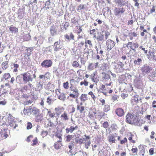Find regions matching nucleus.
Wrapping results in <instances>:
<instances>
[{
	"mask_svg": "<svg viewBox=\"0 0 156 156\" xmlns=\"http://www.w3.org/2000/svg\"><path fill=\"white\" fill-rule=\"evenodd\" d=\"M96 39L99 44H100L101 42H103L105 41V40L104 39V35L101 33L98 34L96 37Z\"/></svg>",
	"mask_w": 156,
	"mask_h": 156,
	"instance_id": "nucleus-13",
	"label": "nucleus"
},
{
	"mask_svg": "<svg viewBox=\"0 0 156 156\" xmlns=\"http://www.w3.org/2000/svg\"><path fill=\"white\" fill-rule=\"evenodd\" d=\"M88 69L90 70H92L94 69L93 67L92 66V63H90L88 66Z\"/></svg>",
	"mask_w": 156,
	"mask_h": 156,
	"instance_id": "nucleus-63",
	"label": "nucleus"
},
{
	"mask_svg": "<svg viewBox=\"0 0 156 156\" xmlns=\"http://www.w3.org/2000/svg\"><path fill=\"white\" fill-rule=\"evenodd\" d=\"M127 45H130L129 47L133 50L135 52H136V48L139 46L138 44L132 42H129L127 44Z\"/></svg>",
	"mask_w": 156,
	"mask_h": 156,
	"instance_id": "nucleus-11",
	"label": "nucleus"
},
{
	"mask_svg": "<svg viewBox=\"0 0 156 156\" xmlns=\"http://www.w3.org/2000/svg\"><path fill=\"white\" fill-rule=\"evenodd\" d=\"M50 75L49 73H47L44 75H41L39 76V77L40 79H43L44 80L46 81L50 78Z\"/></svg>",
	"mask_w": 156,
	"mask_h": 156,
	"instance_id": "nucleus-17",
	"label": "nucleus"
},
{
	"mask_svg": "<svg viewBox=\"0 0 156 156\" xmlns=\"http://www.w3.org/2000/svg\"><path fill=\"white\" fill-rule=\"evenodd\" d=\"M155 134V132L153 131H152L151 132L150 135V137L151 139H153L154 138Z\"/></svg>",
	"mask_w": 156,
	"mask_h": 156,
	"instance_id": "nucleus-49",
	"label": "nucleus"
},
{
	"mask_svg": "<svg viewBox=\"0 0 156 156\" xmlns=\"http://www.w3.org/2000/svg\"><path fill=\"white\" fill-rule=\"evenodd\" d=\"M154 148H151L149 150V154L151 155H152L154 154Z\"/></svg>",
	"mask_w": 156,
	"mask_h": 156,
	"instance_id": "nucleus-56",
	"label": "nucleus"
},
{
	"mask_svg": "<svg viewBox=\"0 0 156 156\" xmlns=\"http://www.w3.org/2000/svg\"><path fill=\"white\" fill-rule=\"evenodd\" d=\"M80 84L81 85H84V86L86 87L88 85V82L85 81H84L81 82H80Z\"/></svg>",
	"mask_w": 156,
	"mask_h": 156,
	"instance_id": "nucleus-59",
	"label": "nucleus"
},
{
	"mask_svg": "<svg viewBox=\"0 0 156 156\" xmlns=\"http://www.w3.org/2000/svg\"><path fill=\"white\" fill-rule=\"evenodd\" d=\"M138 102V98L135 96L132 97L131 100V103L133 105H136Z\"/></svg>",
	"mask_w": 156,
	"mask_h": 156,
	"instance_id": "nucleus-21",
	"label": "nucleus"
},
{
	"mask_svg": "<svg viewBox=\"0 0 156 156\" xmlns=\"http://www.w3.org/2000/svg\"><path fill=\"white\" fill-rule=\"evenodd\" d=\"M102 80L103 81H107L110 80V77L109 75V73H108V71L107 73H105V72L102 73Z\"/></svg>",
	"mask_w": 156,
	"mask_h": 156,
	"instance_id": "nucleus-16",
	"label": "nucleus"
},
{
	"mask_svg": "<svg viewBox=\"0 0 156 156\" xmlns=\"http://www.w3.org/2000/svg\"><path fill=\"white\" fill-rule=\"evenodd\" d=\"M125 11V10L123 8H117L115 7L114 10V13L115 16H119L120 15V13H123Z\"/></svg>",
	"mask_w": 156,
	"mask_h": 156,
	"instance_id": "nucleus-12",
	"label": "nucleus"
},
{
	"mask_svg": "<svg viewBox=\"0 0 156 156\" xmlns=\"http://www.w3.org/2000/svg\"><path fill=\"white\" fill-rule=\"evenodd\" d=\"M1 131L0 132V140L5 139L8 137L9 135L7 133L6 130L8 129V126L6 124H4L2 125Z\"/></svg>",
	"mask_w": 156,
	"mask_h": 156,
	"instance_id": "nucleus-3",
	"label": "nucleus"
},
{
	"mask_svg": "<svg viewBox=\"0 0 156 156\" xmlns=\"http://www.w3.org/2000/svg\"><path fill=\"white\" fill-rule=\"evenodd\" d=\"M30 36L29 34H27L24 36L23 39L25 41H27L30 39Z\"/></svg>",
	"mask_w": 156,
	"mask_h": 156,
	"instance_id": "nucleus-40",
	"label": "nucleus"
},
{
	"mask_svg": "<svg viewBox=\"0 0 156 156\" xmlns=\"http://www.w3.org/2000/svg\"><path fill=\"white\" fill-rule=\"evenodd\" d=\"M62 48V46L61 44V42L60 41H57L54 43L53 48L55 51H58L60 49H61Z\"/></svg>",
	"mask_w": 156,
	"mask_h": 156,
	"instance_id": "nucleus-10",
	"label": "nucleus"
},
{
	"mask_svg": "<svg viewBox=\"0 0 156 156\" xmlns=\"http://www.w3.org/2000/svg\"><path fill=\"white\" fill-rule=\"evenodd\" d=\"M71 88L70 89V93L69 96L72 97L73 98H77L79 95V93L78 92V90L76 88L72 89Z\"/></svg>",
	"mask_w": 156,
	"mask_h": 156,
	"instance_id": "nucleus-8",
	"label": "nucleus"
},
{
	"mask_svg": "<svg viewBox=\"0 0 156 156\" xmlns=\"http://www.w3.org/2000/svg\"><path fill=\"white\" fill-rule=\"evenodd\" d=\"M95 114V113H89L88 115V116L89 118H90L91 119H93L94 118V115Z\"/></svg>",
	"mask_w": 156,
	"mask_h": 156,
	"instance_id": "nucleus-61",
	"label": "nucleus"
},
{
	"mask_svg": "<svg viewBox=\"0 0 156 156\" xmlns=\"http://www.w3.org/2000/svg\"><path fill=\"white\" fill-rule=\"evenodd\" d=\"M110 128L113 132L117 130V126L115 124H112L111 125Z\"/></svg>",
	"mask_w": 156,
	"mask_h": 156,
	"instance_id": "nucleus-35",
	"label": "nucleus"
},
{
	"mask_svg": "<svg viewBox=\"0 0 156 156\" xmlns=\"http://www.w3.org/2000/svg\"><path fill=\"white\" fill-rule=\"evenodd\" d=\"M32 49H33V48H28L27 49V56H29L30 55L31 52L32 51Z\"/></svg>",
	"mask_w": 156,
	"mask_h": 156,
	"instance_id": "nucleus-54",
	"label": "nucleus"
},
{
	"mask_svg": "<svg viewBox=\"0 0 156 156\" xmlns=\"http://www.w3.org/2000/svg\"><path fill=\"white\" fill-rule=\"evenodd\" d=\"M85 9L84 7V5H80L77 8V10L78 11L80 12V10Z\"/></svg>",
	"mask_w": 156,
	"mask_h": 156,
	"instance_id": "nucleus-45",
	"label": "nucleus"
},
{
	"mask_svg": "<svg viewBox=\"0 0 156 156\" xmlns=\"http://www.w3.org/2000/svg\"><path fill=\"white\" fill-rule=\"evenodd\" d=\"M127 139L126 137H125L123 140H120V144H123L127 143Z\"/></svg>",
	"mask_w": 156,
	"mask_h": 156,
	"instance_id": "nucleus-51",
	"label": "nucleus"
},
{
	"mask_svg": "<svg viewBox=\"0 0 156 156\" xmlns=\"http://www.w3.org/2000/svg\"><path fill=\"white\" fill-rule=\"evenodd\" d=\"M51 3L49 1H47L46 2L45 4V5L44 6V8L46 10L48 9L49 8H50V7L49 6L50 4Z\"/></svg>",
	"mask_w": 156,
	"mask_h": 156,
	"instance_id": "nucleus-37",
	"label": "nucleus"
},
{
	"mask_svg": "<svg viewBox=\"0 0 156 156\" xmlns=\"http://www.w3.org/2000/svg\"><path fill=\"white\" fill-rule=\"evenodd\" d=\"M138 119L136 115L128 113L126 116V122L130 124H135L137 122Z\"/></svg>",
	"mask_w": 156,
	"mask_h": 156,
	"instance_id": "nucleus-1",
	"label": "nucleus"
},
{
	"mask_svg": "<svg viewBox=\"0 0 156 156\" xmlns=\"http://www.w3.org/2000/svg\"><path fill=\"white\" fill-rule=\"evenodd\" d=\"M72 66L74 67L77 68L79 66V64L77 61H75L73 62Z\"/></svg>",
	"mask_w": 156,
	"mask_h": 156,
	"instance_id": "nucleus-48",
	"label": "nucleus"
},
{
	"mask_svg": "<svg viewBox=\"0 0 156 156\" xmlns=\"http://www.w3.org/2000/svg\"><path fill=\"white\" fill-rule=\"evenodd\" d=\"M117 134L116 133L109 135L108 137V140L109 143L111 144L113 143H115L116 141L115 138L116 137Z\"/></svg>",
	"mask_w": 156,
	"mask_h": 156,
	"instance_id": "nucleus-5",
	"label": "nucleus"
},
{
	"mask_svg": "<svg viewBox=\"0 0 156 156\" xmlns=\"http://www.w3.org/2000/svg\"><path fill=\"white\" fill-rule=\"evenodd\" d=\"M62 135L60 133H57L55 135V137L56 138H58L59 140H58V142H61L62 140Z\"/></svg>",
	"mask_w": 156,
	"mask_h": 156,
	"instance_id": "nucleus-32",
	"label": "nucleus"
},
{
	"mask_svg": "<svg viewBox=\"0 0 156 156\" xmlns=\"http://www.w3.org/2000/svg\"><path fill=\"white\" fill-rule=\"evenodd\" d=\"M73 145L72 143L69 144L68 146L69 148L70 149V150L69 151L70 153L72 152V149L73 147Z\"/></svg>",
	"mask_w": 156,
	"mask_h": 156,
	"instance_id": "nucleus-58",
	"label": "nucleus"
},
{
	"mask_svg": "<svg viewBox=\"0 0 156 156\" xmlns=\"http://www.w3.org/2000/svg\"><path fill=\"white\" fill-rule=\"evenodd\" d=\"M85 108L84 106H81L79 105L77 106V109L79 111L80 113L82 114H84L85 113Z\"/></svg>",
	"mask_w": 156,
	"mask_h": 156,
	"instance_id": "nucleus-22",
	"label": "nucleus"
},
{
	"mask_svg": "<svg viewBox=\"0 0 156 156\" xmlns=\"http://www.w3.org/2000/svg\"><path fill=\"white\" fill-rule=\"evenodd\" d=\"M129 137H128L129 140V141L131 140V142L133 144L135 143H136L135 140H132V138L134 136V135L131 133H129Z\"/></svg>",
	"mask_w": 156,
	"mask_h": 156,
	"instance_id": "nucleus-33",
	"label": "nucleus"
},
{
	"mask_svg": "<svg viewBox=\"0 0 156 156\" xmlns=\"http://www.w3.org/2000/svg\"><path fill=\"white\" fill-rule=\"evenodd\" d=\"M115 113L119 117H122L125 114L124 110L121 108H117L115 111Z\"/></svg>",
	"mask_w": 156,
	"mask_h": 156,
	"instance_id": "nucleus-14",
	"label": "nucleus"
},
{
	"mask_svg": "<svg viewBox=\"0 0 156 156\" xmlns=\"http://www.w3.org/2000/svg\"><path fill=\"white\" fill-rule=\"evenodd\" d=\"M69 106L71 108V111L70 112V113H74L75 112V110H76V108H75V107H74V105H70Z\"/></svg>",
	"mask_w": 156,
	"mask_h": 156,
	"instance_id": "nucleus-50",
	"label": "nucleus"
},
{
	"mask_svg": "<svg viewBox=\"0 0 156 156\" xmlns=\"http://www.w3.org/2000/svg\"><path fill=\"white\" fill-rule=\"evenodd\" d=\"M156 77V71L153 73L152 74L150 75L148 77V78L151 81H154V78Z\"/></svg>",
	"mask_w": 156,
	"mask_h": 156,
	"instance_id": "nucleus-28",
	"label": "nucleus"
},
{
	"mask_svg": "<svg viewBox=\"0 0 156 156\" xmlns=\"http://www.w3.org/2000/svg\"><path fill=\"white\" fill-rule=\"evenodd\" d=\"M9 30L12 34H16L18 32V29L14 27L13 25L10 26L9 27Z\"/></svg>",
	"mask_w": 156,
	"mask_h": 156,
	"instance_id": "nucleus-25",
	"label": "nucleus"
},
{
	"mask_svg": "<svg viewBox=\"0 0 156 156\" xmlns=\"http://www.w3.org/2000/svg\"><path fill=\"white\" fill-rule=\"evenodd\" d=\"M84 140V138H80L77 140H76V141L77 143L80 144H81L83 143Z\"/></svg>",
	"mask_w": 156,
	"mask_h": 156,
	"instance_id": "nucleus-52",
	"label": "nucleus"
},
{
	"mask_svg": "<svg viewBox=\"0 0 156 156\" xmlns=\"http://www.w3.org/2000/svg\"><path fill=\"white\" fill-rule=\"evenodd\" d=\"M139 153L141 156H144L145 153V147L143 145L140 144L138 146Z\"/></svg>",
	"mask_w": 156,
	"mask_h": 156,
	"instance_id": "nucleus-15",
	"label": "nucleus"
},
{
	"mask_svg": "<svg viewBox=\"0 0 156 156\" xmlns=\"http://www.w3.org/2000/svg\"><path fill=\"white\" fill-rule=\"evenodd\" d=\"M28 111L31 114L35 116H37L39 113V110L37 108L30 106L28 109Z\"/></svg>",
	"mask_w": 156,
	"mask_h": 156,
	"instance_id": "nucleus-4",
	"label": "nucleus"
},
{
	"mask_svg": "<svg viewBox=\"0 0 156 156\" xmlns=\"http://www.w3.org/2000/svg\"><path fill=\"white\" fill-rule=\"evenodd\" d=\"M103 32H104L105 34V40H106L108 39V36L110 35V33L107 30L103 31Z\"/></svg>",
	"mask_w": 156,
	"mask_h": 156,
	"instance_id": "nucleus-43",
	"label": "nucleus"
},
{
	"mask_svg": "<svg viewBox=\"0 0 156 156\" xmlns=\"http://www.w3.org/2000/svg\"><path fill=\"white\" fill-rule=\"evenodd\" d=\"M115 2L118 4L119 5H124V4L123 1V0H115Z\"/></svg>",
	"mask_w": 156,
	"mask_h": 156,
	"instance_id": "nucleus-42",
	"label": "nucleus"
},
{
	"mask_svg": "<svg viewBox=\"0 0 156 156\" xmlns=\"http://www.w3.org/2000/svg\"><path fill=\"white\" fill-rule=\"evenodd\" d=\"M48 132L47 131H43L41 133V135L43 137H44L48 135Z\"/></svg>",
	"mask_w": 156,
	"mask_h": 156,
	"instance_id": "nucleus-53",
	"label": "nucleus"
},
{
	"mask_svg": "<svg viewBox=\"0 0 156 156\" xmlns=\"http://www.w3.org/2000/svg\"><path fill=\"white\" fill-rule=\"evenodd\" d=\"M48 115H49V116L50 118H53L55 116V113L54 112L52 113L50 111H48Z\"/></svg>",
	"mask_w": 156,
	"mask_h": 156,
	"instance_id": "nucleus-46",
	"label": "nucleus"
},
{
	"mask_svg": "<svg viewBox=\"0 0 156 156\" xmlns=\"http://www.w3.org/2000/svg\"><path fill=\"white\" fill-rule=\"evenodd\" d=\"M50 30V34L52 36H53L57 34V29L55 26L53 25L51 26Z\"/></svg>",
	"mask_w": 156,
	"mask_h": 156,
	"instance_id": "nucleus-18",
	"label": "nucleus"
},
{
	"mask_svg": "<svg viewBox=\"0 0 156 156\" xmlns=\"http://www.w3.org/2000/svg\"><path fill=\"white\" fill-rule=\"evenodd\" d=\"M142 62V60L140 58H138L137 60H135L134 61V63L135 64L138 65H140Z\"/></svg>",
	"mask_w": 156,
	"mask_h": 156,
	"instance_id": "nucleus-38",
	"label": "nucleus"
},
{
	"mask_svg": "<svg viewBox=\"0 0 156 156\" xmlns=\"http://www.w3.org/2000/svg\"><path fill=\"white\" fill-rule=\"evenodd\" d=\"M155 12V7L153 6L151 9L149 14H152L153 13Z\"/></svg>",
	"mask_w": 156,
	"mask_h": 156,
	"instance_id": "nucleus-57",
	"label": "nucleus"
},
{
	"mask_svg": "<svg viewBox=\"0 0 156 156\" xmlns=\"http://www.w3.org/2000/svg\"><path fill=\"white\" fill-rule=\"evenodd\" d=\"M64 37L66 39L69 41L71 40H74V36L72 33H70L65 35Z\"/></svg>",
	"mask_w": 156,
	"mask_h": 156,
	"instance_id": "nucleus-20",
	"label": "nucleus"
},
{
	"mask_svg": "<svg viewBox=\"0 0 156 156\" xmlns=\"http://www.w3.org/2000/svg\"><path fill=\"white\" fill-rule=\"evenodd\" d=\"M149 53L150 56L148 58L149 59H150V58H152L153 60L156 61V56L155 55V52L153 51H149Z\"/></svg>",
	"mask_w": 156,
	"mask_h": 156,
	"instance_id": "nucleus-24",
	"label": "nucleus"
},
{
	"mask_svg": "<svg viewBox=\"0 0 156 156\" xmlns=\"http://www.w3.org/2000/svg\"><path fill=\"white\" fill-rule=\"evenodd\" d=\"M52 65V62L51 60H45L41 64V66L44 68H47L50 67Z\"/></svg>",
	"mask_w": 156,
	"mask_h": 156,
	"instance_id": "nucleus-6",
	"label": "nucleus"
},
{
	"mask_svg": "<svg viewBox=\"0 0 156 156\" xmlns=\"http://www.w3.org/2000/svg\"><path fill=\"white\" fill-rule=\"evenodd\" d=\"M110 110V107L108 104L105 105L103 108V110L105 112H107Z\"/></svg>",
	"mask_w": 156,
	"mask_h": 156,
	"instance_id": "nucleus-36",
	"label": "nucleus"
},
{
	"mask_svg": "<svg viewBox=\"0 0 156 156\" xmlns=\"http://www.w3.org/2000/svg\"><path fill=\"white\" fill-rule=\"evenodd\" d=\"M151 70V68L147 65H144L141 69L142 72L144 75L149 73Z\"/></svg>",
	"mask_w": 156,
	"mask_h": 156,
	"instance_id": "nucleus-9",
	"label": "nucleus"
},
{
	"mask_svg": "<svg viewBox=\"0 0 156 156\" xmlns=\"http://www.w3.org/2000/svg\"><path fill=\"white\" fill-rule=\"evenodd\" d=\"M131 151L133 153H137L138 151V149L136 147L132 148L131 149Z\"/></svg>",
	"mask_w": 156,
	"mask_h": 156,
	"instance_id": "nucleus-64",
	"label": "nucleus"
},
{
	"mask_svg": "<svg viewBox=\"0 0 156 156\" xmlns=\"http://www.w3.org/2000/svg\"><path fill=\"white\" fill-rule=\"evenodd\" d=\"M27 129L29 130L30 129L33 127L32 123L30 122H28L27 123Z\"/></svg>",
	"mask_w": 156,
	"mask_h": 156,
	"instance_id": "nucleus-47",
	"label": "nucleus"
},
{
	"mask_svg": "<svg viewBox=\"0 0 156 156\" xmlns=\"http://www.w3.org/2000/svg\"><path fill=\"white\" fill-rule=\"evenodd\" d=\"M52 101V99L50 98L49 97H48L47 98V102L49 105H50Z\"/></svg>",
	"mask_w": 156,
	"mask_h": 156,
	"instance_id": "nucleus-62",
	"label": "nucleus"
},
{
	"mask_svg": "<svg viewBox=\"0 0 156 156\" xmlns=\"http://www.w3.org/2000/svg\"><path fill=\"white\" fill-rule=\"evenodd\" d=\"M60 118L61 119L64 121H67L69 119L68 115L66 112H64L61 115Z\"/></svg>",
	"mask_w": 156,
	"mask_h": 156,
	"instance_id": "nucleus-23",
	"label": "nucleus"
},
{
	"mask_svg": "<svg viewBox=\"0 0 156 156\" xmlns=\"http://www.w3.org/2000/svg\"><path fill=\"white\" fill-rule=\"evenodd\" d=\"M38 139L37 137H35L34 139L32 141V143H31V145L32 146H35L38 143Z\"/></svg>",
	"mask_w": 156,
	"mask_h": 156,
	"instance_id": "nucleus-41",
	"label": "nucleus"
},
{
	"mask_svg": "<svg viewBox=\"0 0 156 156\" xmlns=\"http://www.w3.org/2000/svg\"><path fill=\"white\" fill-rule=\"evenodd\" d=\"M10 75L9 73H5L4 74L2 78V80L4 81V80H6L10 77Z\"/></svg>",
	"mask_w": 156,
	"mask_h": 156,
	"instance_id": "nucleus-30",
	"label": "nucleus"
},
{
	"mask_svg": "<svg viewBox=\"0 0 156 156\" xmlns=\"http://www.w3.org/2000/svg\"><path fill=\"white\" fill-rule=\"evenodd\" d=\"M2 66L4 70L6 69L8 67V62L5 61L3 62L2 64Z\"/></svg>",
	"mask_w": 156,
	"mask_h": 156,
	"instance_id": "nucleus-31",
	"label": "nucleus"
},
{
	"mask_svg": "<svg viewBox=\"0 0 156 156\" xmlns=\"http://www.w3.org/2000/svg\"><path fill=\"white\" fill-rule=\"evenodd\" d=\"M115 45V43L113 41L109 39L106 42L107 48L108 51H109L113 48Z\"/></svg>",
	"mask_w": 156,
	"mask_h": 156,
	"instance_id": "nucleus-7",
	"label": "nucleus"
},
{
	"mask_svg": "<svg viewBox=\"0 0 156 156\" xmlns=\"http://www.w3.org/2000/svg\"><path fill=\"white\" fill-rule=\"evenodd\" d=\"M64 109L60 107H58L55 108V111L56 112V113L57 115H60L63 112Z\"/></svg>",
	"mask_w": 156,
	"mask_h": 156,
	"instance_id": "nucleus-26",
	"label": "nucleus"
},
{
	"mask_svg": "<svg viewBox=\"0 0 156 156\" xmlns=\"http://www.w3.org/2000/svg\"><path fill=\"white\" fill-rule=\"evenodd\" d=\"M73 138V135H68L66 136V141L67 142H70Z\"/></svg>",
	"mask_w": 156,
	"mask_h": 156,
	"instance_id": "nucleus-39",
	"label": "nucleus"
},
{
	"mask_svg": "<svg viewBox=\"0 0 156 156\" xmlns=\"http://www.w3.org/2000/svg\"><path fill=\"white\" fill-rule=\"evenodd\" d=\"M61 142H58V141L56 142L54 145V147L56 149H60L62 146V145Z\"/></svg>",
	"mask_w": 156,
	"mask_h": 156,
	"instance_id": "nucleus-29",
	"label": "nucleus"
},
{
	"mask_svg": "<svg viewBox=\"0 0 156 156\" xmlns=\"http://www.w3.org/2000/svg\"><path fill=\"white\" fill-rule=\"evenodd\" d=\"M88 99L87 95L86 94H82L80 97V100L81 101L84 102Z\"/></svg>",
	"mask_w": 156,
	"mask_h": 156,
	"instance_id": "nucleus-27",
	"label": "nucleus"
},
{
	"mask_svg": "<svg viewBox=\"0 0 156 156\" xmlns=\"http://www.w3.org/2000/svg\"><path fill=\"white\" fill-rule=\"evenodd\" d=\"M90 140L88 141L87 142H86L85 143V148L87 149L88 148V147L90 146Z\"/></svg>",
	"mask_w": 156,
	"mask_h": 156,
	"instance_id": "nucleus-55",
	"label": "nucleus"
},
{
	"mask_svg": "<svg viewBox=\"0 0 156 156\" xmlns=\"http://www.w3.org/2000/svg\"><path fill=\"white\" fill-rule=\"evenodd\" d=\"M29 111H28V109L24 108L23 111V112L26 115H28V113L29 112Z\"/></svg>",
	"mask_w": 156,
	"mask_h": 156,
	"instance_id": "nucleus-60",
	"label": "nucleus"
},
{
	"mask_svg": "<svg viewBox=\"0 0 156 156\" xmlns=\"http://www.w3.org/2000/svg\"><path fill=\"white\" fill-rule=\"evenodd\" d=\"M78 127L76 126L75 127L71 126L69 128H67L66 129V132L67 133H72L73 131L75 129H77Z\"/></svg>",
	"mask_w": 156,
	"mask_h": 156,
	"instance_id": "nucleus-19",
	"label": "nucleus"
},
{
	"mask_svg": "<svg viewBox=\"0 0 156 156\" xmlns=\"http://www.w3.org/2000/svg\"><path fill=\"white\" fill-rule=\"evenodd\" d=\"M109 126V123L108 122H105L102 124V127L105 129L107 128Z\"/></svg>",
	"mask_w": 156,
	"mask_h": 156,
	"instance_id": "nucleus-44",
	"label": "nucleus"
},
{
	"mask_svg": "<svg viewBox=\"0 0 156 156\" xmlns=\"http://www.w3.org/2000/svg\"><path fill=\"white\" fill-rule=\"evenodd\" d=\"M95 72L94 73L92 74L90 76V78L91 79V80L94 82H96L97 81V79L95 78Z\"/></svg>",
	"mask_w": 156,
	"mask_h": 156,
	"instance_id": "nucleus-34",
	"label": "nucleus"
},
{
	"mask_svg": "<svg viewBox=\"0 0 156 156\" xmlns=\"http://www.w3.org/2000/svg\"><path fill=\"white\" fill-rule=\"evenodd\" d=\"M23 76V80L25 81H32L33 79L36 78V75L32 71H29L22 74Z\"/></svg>",
	"mask_w": 156,
	"mask_h": 156,
	"instance_id": "nucleus-2",
	"label": "nucleus"
}]
</instances>
